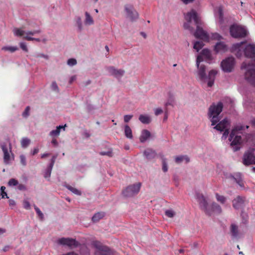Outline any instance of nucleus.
<instances>
[{
	"mask_svg": "<svg viewBox=\"0 0 255 255\" xmlns=\"http://www.w3.org/2000/svg\"><path fill=\"white\" fill-rule=\"evenodd\" d=\"M1 147L3 152V161L5 164H8L9 163L10 159L9 153L11 152V144L9 143V149L5 143L2 144L1 145Z\"/></svg>",
	"mask_w": 255,
	"mask_h": 255,
	"instance_id": "4468645a",
	"label": "nucleus"
},
{
	"mask_svg": "<svg viewBox=\"0 0 255 255\" xmlns=\"http://www.w3.org/2000/svg\"><path fill=\"white\" fill-rule=\"evenodd\" d=\"M218 12H219V14L220 18L221 19H222L223 17V11L222 8L220 7L219 8Z\"/></svg>",
	"mask_w": 255,
	"mask_h": 255,
	"instance_id": "774afa93",
	"label": "nucleus"
},
{
	"mask_svg": "<svg viewBox=\"0 0 255 255\" xmlns=\"http://www.w3.org/2000/svg\"><path fill=\"white\" fill-rule=\"evenodd\" d=\"M204 44L202 41H196L194 43V48L199 51L204 46Z\"/></svg>",
	"mask_w": 255,
	"mask_h": 255,
	"instance_id": "f704fd0d",
	"label": "nucleus"
},
{
	"mask_svg": "<svg viewBox=\"0 0 255 255\" xmlns=\"http://www.w3.org/2000/svg\"><path fill=\"white\" fill-rule=\"evenodd\" d=\"M40 32H41L40 30L38 29V30H34L33 31H28L26 32L25 33V34L26 35H33L35 33H39Z\"/></svg>",
	"mask_w": 255,
	"mask_h": 255,
	"instance_id": "5fc2aeb1",
	"label": "nucleus"
},
{
	"mask_svg": "<svg viewBox=\"0 0 255 255\" xmlns=\"http://www.w3.org/2000/svg\"><path fill=\"white\" fill-rule=\"evenodd\" d=\"M231 233L234 238H236L238 236V228L235 224H232L231 226Z\"/></svg>",
	"mask_w": 255,
	"mask_h": 255,
	"instance_id": "a878e982",
	"label": "nucleus"
},
{
	"mask_svg": "<svg viewBox=\"0 0 255 255\" xmlns=\"http://www.w3.org/2000/svg\"><path fill=\"white\" fill-rule=\"evenodd\" d=\"M8 184L9 186H16L18 185V181L14 178H11L9 180Z\"/></svg>",
	"mask_w": 255,
	"mask_h": 255,
	"instance_id": "49530a36",
	"label": "nucleus"
},
{
	"mask_svg": "<svg viewBox=\"0 0 255 255\" xmlns=\"http://www.w3.org/2000/svg\"><path fill=\"white\" fill-rule=\"evenodd\" d=\"M184 160H185L187 163L190 160L189 158L187 156L181 155L176 156L175 158V162L177 163H180Z\"/></svg>",
	"mask_w": 255,
	"mask_h": 255,
	"instance_id": "bb28decb",
	"label": "nucleus"
},
{
	"mask_svg": "<svg viewBox=\"0 0 255 255\" xmlns=\"http://www.w3.org/2000/svg\"><path fill=\"white\" fill-rule=\"evenodd\" d=\"M23 207L26 209L29 210L30 209V205L28 201L27 200H24L23 202Z\"/></svg>",
	"mask_w": 255,
	"mask_h": 255,
	"instance_id": "603ef678",
	"label": "nucleus"
},
{
	"mask_svg": "<svg viewBox=\"0 0 255 255\" xmlns=\"http://www.w3.org/2000/svg\"><path fill=\"white\" fill-rule=\"evenodd\" d=\"M23 38L26 39V40H28V41L35 40V41H38V42L40 41V39L39 38H33V37H31L28 36L27 35L24 36L23 37Z\"/></svg>",
	"mask_w": 255,
	"mask_h": 255,
	"instance_id": "3c124183",
	"label": "nucleus"
},
{
	"mask_svg": "<svg viewBox=\"0 0 255 255\" xmlns=\"http://www.w3.org/2000/svg\"><path fill=\"white\" fill-rule=\"evenodd\" d=\"M230 123L227 119H224L219 122L214 128L221 131H224L225 129L229 128Z\"/></svg>",
	"mask_w": 255,
	"mask_h": 255,
	"instance_id": "a211bd4d",
	"label": "nucleus"
},
{
	"mask_svg": "<svg viewBox=\"0 0 255 255\" xmlns=\"http://www.w3.org/2000/svg\"><path fill=\"white\" fill-rule=\"evenodd\" d=\"M125 134L129 139H132L133 137L132 130L128 125H126L125 127Z\"/></svg>",
	"mask_w": 255,
	"mask_h": 255,
	"instance_id": "393cba45",
	"label": "nucleus"
},
{
	"mask_svg": "<svg viewBox=\"0 0 255 255\" xmlns=\"http://www.w3.org/2000/svg\"><path fill=\"white\" fill-rule=\"evenodd\" d=\"M244 55L246 57L250 58L251 62H244L241 65V69H246L248 71L249 69H255V45L249 44L245 47Z\"/></svg>",
	"mask_w": 255,
	"mask_h": 255,
	"instance_id": "7ed1b4c3",
	"label": "nucleus"
},
{
	"mask_svg": "<svg viewBox=\"0 0 255 255\" xmlns=\"http://www.w3.org/2000/svg\"><path fill=\"white\" fill-rule=\"evenodd\" d=\"M51 88L53 89V90L59 92V88L58 87L56 83V82H53L51 84Z\"/></svg>",
	"mask_w": 255,
	"mask_h": 255,
	"instance_id": "6e6d98bb",
	"label": "nucleus"
},
{
	"mask_svg": "<svg viewBox=\"0 0 255 255\" xmlns=\"http://www.w3.org/2000/svg\"><path fill=\"white\" fill-rule=\"evenodd\" d=\"M173 103H174V99L172 96H170L169 97V99L168 100V101L165 104V113L167 112V106H173Z\"/></svg>",
	"mask_w": 255,
	"mask_h": 255,
	"instance_id": "c9c22d12",
	"label": "nucleus"
},
{
	"mask_svg": "<svg viewBox=\"0 0 255 255\" xmlns=\"http://www.w3.org/2000/svg\"><path fill=\"white\" fill-rule=\"evenodd\" d=\"M228 50L226 44L223 42H219L215 46L214 50L216 52H225Z\"/></svg>",
	"mask_w": 255,
	"mask_h": 255,
	"instance_id": "6ab92c4d",
	"label": "nucleus"
},
{
	"mask_svg": "<svg viewBox=\"0 0 255 255\" xmlns=\"http://www.w3.org/2000/svg\"><path fill=\"white\" fill-rule=\"evenodd\" d=\"M57 243L59 245L67 246L70 249H74L80 245L79 242L74 239L70 238H61L58 240Z\"/></svg>",
	"mask_w": 255,
	"mask_h": 255,
	"instance_id": "6e6552de",
	"label": "nucleus"
},
{
	"mask_svg": "<svg viewBox=\"0 0 255 255\" xmlns=\"http://www.w3.org/2000/svg\"><path fill=\"white\" fill-rule=\"evenodd\" d=\"M216 197L217 200L222 204H224L226 201V198L224 196L220 195L218 193H216Z\"/></svg>",
	"mask_w": 255,
	"mask_h": 255,
	"instance_id": "4c0bfd02",
	"label": "nucleus"
},
{
	"mask_svg": "<svg viewBox=\"0 0 255 255\" xmlns=\"http://www.w3.org/2000/svg\"><path fill=\"white\" fill-rule=\"evenodd\" d=\"M132 117V115H125L124 118V122L125 123H128L131 120Z\"/></svg>",
	"mask_w": 255,
	"mask_h": 255,
	"instance_id": "bf43d9fd",
	"label": "nucleus"
},
{
	"mask_svg": "<svg viewBox=\"0 0 255 255\" xmlns=\"http://www.w3.org/2000/svg\"><path fill=\"white\" fill-rule=\"evenodd\" d=\"M34 208L36 212V214L39 217V218L42 220L44 218V215L40 210L36 206L34 205Z\"/></svg>",
	"mask_w": 255,
	"mask_h": 255,
	"instance_id": "58836bf2",
	"label": "nucleus"
},
{
	"mask_svg": "<svg viewBox=\"0 0 255 255\" xmlns=\"http://www.w3.org/2000/svg\"><path fill=\"white\" fill-rule=\"evenodd\" d=\"M77 23L78 25V28H79V30H81L82 29V22H81V19L80 17H79L78 19Z\"/></svg>",
	"mask_w": 255,
	"mask_h": 255,
	"instance_id": "69168bd1",
	"label": "nucleus"
},
{
	"mask_svg": "<svg viewBox=\"0 0 255 255\" xmlns=\"http://www.w3.org/2000/svg\"><path fill=\"white\" fill-rule=\"evenodd\" d=\"M107 69L111 75L114 76L118 79H121L125 73L124 70L118 69L114 66L108 67Z\"/></svg>",
	"mask_w": 255,
	"mask_h": 255,
	"instance_id": "ddd939ff",
	"label": "nucleus"
},
{
	"mask_svg": "<svg viewBox=\"0 0 255 255\" xmlns=\"http://www.w3.org/2000/svg\"><path fill=\"white\" fill-rule=\"evenodd\" d=\"M30 140L27 137L23 138L21 140V145L23 148H26L30 144Z\"/></svg>",
	"mask_w": 255,
	"mask_h": 255,
	"instance_id": "473e14b6",
	"label": "nucleus"
},
{
	"mask_svg": "<svg viewBox=\"0 0 255 255\" xmlns=\"http://www.w3.org/2000/svg\"><path fill=\"white\" fill-rule=\"evenodd\" d=\"M57 158V155H54L52 156V158L51 159V163L49 164V166L51 167H53V165L54 164V163L55 162L56 159Z\"/></svg>",
	"mask_w": 255,
	"mask_h": 255,
	"instance_id": "052dcab7",
	"label": "nucleus"
},
{
	"mask_svg": "<svg viewBox=\"0 0 255 255\" xmlns=\"http://www.w3.org/2000/svg\"><path fill=\"white\" fill-rule=\"evenodd\" d=\"M245 198L238 196L233 200V207L236 209L242 208L244 206Z\"/></svg>",
	"mask_w": 255,
	"mask_h": 255,
	"instance_id": "f3484780",
	"label": "nucleus"
},
{
	"mask_svg": "<svg viewBox=\"0 0 255 255\" xmlns=\"http://www.w3.org/2000/svg\"><path fill=\"white\" fill-rule=\"evenodd\" d=\"M52 168L53 167H51L49 166L47 168L44 174V177L45 178H49L50 177Z\"/></svg>",
	"mask_w": 255,
	"mask_h": 255,
	"instance_id": "ea45409f",
	"label": "nucleus"
},
{
	"mask_svg": "<svg viewBox=\"0 0 255 255\" xmlns=\"http://www.w3.org/2000/svg\"><path fill=\"white\" fill-rule=\"evenodd\" d=\"M212 123V126H214L218 123L220 119L219 116L213 115V116H209Z\"/></svg>",
	"mask_w": 255,
	"mask_h": 255,
	"instance_id": "72a5a7b5",
	"label": "nucleus"
},
{
	"mask_svg": "<svg viewBox=\"0 0 255 255\" xmlns=\"http://www.w3.org/2000/svg\"><path fill=\"white\" fill-rule=\"evenodd\" d=\"M66 187L72 193L78 195H81V192L77 189L74 188L70 185L66 186Z\"/></svg>",
	"mask_w": 255,
	"mask_h": 255,
	"instance_id": "e433bc0d",
	"label": "nucleus"
},
{
	"mask_svg": "<svg viewBox=\"0 0 255 255\" xmlns=\"http://www.w3.org/2000/svg\"><path fill=\"white\" fill-rule=\"evenodd\" d=\"M80 254L83 255H90V250L85 245L82 246L80 248Z\"/></svg>",
	"mask_w": 255,
	"mask_h": 255,
	"instance_id": "2f4dec72",
	"label": "nucleus"
},
{
	"mask_svg": "<svg viewBox=\"0 0 255 255\" xmlns=\"http://www.w3.org/2000/svg\"><path fill=\"white\" fill-rule=\"evenodd\" d=\"M243 129V126H237L232 130L230 134L229 140L231 141V146L234 151H237L241 148L242 140L239 133Z\"/></svg>",
	"mask_w": 255,
	"mask_h": 255,
	"instance_id": "20e7f679",
	"label": "nucleus"
},
{
	"mask_svg": "<svg viewBox=\"0 0 255 255\" xmlns=\"http://www.w3.org/2000/svg\"><path fill=\"white\" fill-rule=\"evenodd\" d=\"M20 48L24 51L28 52V48L26 44L24 42L20 43Z\"/></svg>",
	"mask_w": 255,
	"mask_h": 255,
	"instance_id": "4d7b16f0",
	"label": "nucleus"
},
{
	"mask_svg": "<svg viewBox=\"0 0 255 255\" xmlns=\"http://www.w3.org/2000/svg\"><path fill=\"white\" fill-rule=\"evenodd\" d=\"M243 163L246 165L255 164V148L251 149L245 153Z\"/></svg>",
	"mask_w": 255,
	"mask_h": 255,
	"instance_id": "9d476101",
	"label": "nucleus"
},
{
	"mask_svg": "<svg viewBox=\"0 0 255 255\" xmlns=\"http://www.w3.org/2000/svg\"><path fill=\"white\" fill-rule=\"evenodd\" d=\"M18 48L16 46H4L1 48L2 50L8 51L11 53H13L18 50Z\"/></svg>",
	"mask_w": 255,
	"mask_h": 255,
	"instance_id": "7c9ffc66",
	"label": "nucleus"
},
{
	"mask_svg": "<svg viewBox=\"0 0 255 255\" xmlns=\"http://www.w3.org/2000/svg\"><path fill=\"white\" fill-rule=\"evenodd\" d=\"M77 61L74 58L69 59L67 61V64L70 66H74L76 65Z\"/></svg>",
	"mask_w": 255,
	"mask_h": 255,
	"instance_id": "a18cd8bd",
	"label": "nucleus"
},
{
	"mask_svg": "<svg viewBox=\"0 0 255 255\" xmlns=\"http://www.w3.org/2000/svg\"><path fill=\"white\" fill-rule=\"evenodd\" d=\"M201 54L207 58H209L211 57L210 51L207 49H203L201 51Z\"/></svg>",
	"mask_w": 255,
	"mask_h": 255,
	"instance_id": "a19ab883",
	"label": "nucleus"
},
{
	"mask_svg": "<svg viewBox=\"0 0 255 255\" xmlns=\"http://www.w3.org/2000/svg\"><path fill=\"white\" fill-rule=\"evenodd\" d=\"M140 186V183L129 185L123 191L122 194L126 197H132L139 192Z\"/></svg>",
	"mask_w": 255,
	"mask_h": 255,
	"instance_id": "0eeeda50",
	"label": "nucleus"
},
{
	"mask_svg": "<svg viewBox=\"0 0 255 255\" xmlns=\"http://www.w3.org/2000/svg\"><path fill=\"white\" fill-rule=\"evenodd\" d=\"M37 58H38V57H43L46 59H48L49 57L47 55H45L44 54H42V53H41V54H38L37 56H36Z\"/></svg>",
	"mask_w": 255,
	"mask_h": 255,
	"instance_id": "338daca9",
	"label": "nucleus"
},
{
	"mask_svg": "<svg viewBox=\"0 0 255 255\" xmlns=\"http://www.w3.org/2000/svg\"><path fill=\"white\" fill-rule=\"evenodd\" d=\"M105 215V213L103 212H98L94 215L92 218L93 222H98L102 219Z\"/></svg>",
	"mask_w": 255,
	"mask_h": 255,
	"instance_id": "4be33fe9",
	"label": "nucleus"
},
{
	"mask_svg": "<svg viewBox=\"0 0 255 255\" xmlns=\"http://www.w3.org/2000/svg\"><path fill=\"white\" fill-rule=\"evenodd\" d=\"M29 111H30V107L29 106H27L24 111L22 113V116L23 117H27L29 115Z\"/></svg>",
	"mask_w": 255,
	"mask_h": 255,
	"instance_id": "8fccbe9b",
	"label": "nucleus"
},
{
	"mask_svg": "<svg viewBox=\"0 0 255 255\" xmlns=\"http://www.w3.org/2000/svg\"><path fill=\"white\" fill-rule=\"evenodd\" d=\"M237 178L234 177L235 180H236V182L240 186H243L244 183L243 182V181L241 178V175L240 174L239 175H237Z\"/></svg>",
	"mask_w": 255,
	"mask_h": 255,
	"instance_id": "79ce46f5",
	"label": "nucleus"
},
{
	"mask_svg": "<svg viewBox=\"0 0 255 255\" xmlns=\"http://www.w3.org/2000/svg\"><path fill=\"white\" fill-rule=\"evenodd\" d=\"M92 246L97 249L95 255H114V252L108 247L104 246L98 241L92 243Z\"/></svg>",
	"mask_w": 255,
	"mask_h": 255,
	"instance_id": "39448f33",
	"label": "nucleus"
},
{
	"mask_svg": "<svg viewBox=\"0 0 255 255\" xmlns=\"http://www.w3.org/2000/svg\"><path fill=\"white\" fill-rule=\"evenodd\" d=\"M243 44V42L236 43L234 44L232 46V51L233 52L234 50H237V52L235 54L236 56L238 58H240L242 56V52L240 49V48Z\"/></svg>",
	"mask_w": 255,
	"mask_h": 255,
	"instance_id": "412c9836",
	"label": "nucleus"
},
{
	"mask_svg": "<svg viewBox=\"0 0 255 255\" xmlns=\"http://www.w3.org/2000/svg\"><path fill=\"white\" fill-rule=\"evenodd\" d=\"M212 208L213 212L217 213H221L222 209L221 207L216 203H213L212 204Z\"/></svg>",
	"mask_w": 255,
	"mask_h": 255,
	"instance_id": "c756f323",
	"label": "nucleus"
},
{
	"mask_svg": "<svg viewBox=\"0 0 255 255\" xmlns=\"http://www.w3.org/2000/svg\"><path fill=\"white\" fill-rule=\"evenodd\" d=\"M186 22L184 24L185 29L193 31L194 28L191 26L192 21L193 20L194 24L196 25V30L194 33V36L197 38H199L204 41H208L209 36L208 34L200 27L202 24L200 17L198 15L196 11L192 9L187 12L185 15Z\"/></svg>",
	"mask_w": 255,
	"mask_h": 255,
	"instance_id": "f257e3e1",
	"label": "nucleus"
},
{
	"mask_svg": "<svg viewBox=\"0 0 255 255\" xmlns=\"http://www.w3.org/2000/svg\"><path fill=\"white\" fill-rule=\"evenodd\" d=\"M144 154L147 158L151 159L155 156V152L152 149L148 148L145 150Z\"/></svg>",
	"mask_w": 255,
	"mask_h": 255,
	"instance_id": "5701e85b",
	"label": "nucleus"
},
{
	"mask_svg": "<svg viewBox=\"0 0 255 255\" xmlns=\"http://www.w3.org/2000/svg\"><path fill=\"white\" fill-rule=\"evenodd\" d=\"M197 198L200 207L207 214L210 215L211 213L207 209L208 203L205 198L203 195H198Z\"/></svg>",
	"mask_w": 255,
	"mask_h": 255,
	"instance_id": "dca6fc26",
	"label": "nucleus"
},
{
	"mask_svg": "<svg viewBox=\"0 0 255 255\" xmlns=\"http://www.w3.org/2000/svg\"><path fill=\"white\" fill-rule=\"evenodd\" d=\"M85 23L86 24L92 25L94 23L93 18L88 12H85Z\"/></svg>",
	"mask_w": 255,
	"mask_h": 255,
	"instance_id": "cd10ccee",
	"label": "nucleus"
},
{
	"mask_svg": "<svg viewBox=\"0 0 255 255\" xmlns=\"http://www.w3.org/2000/svg\"><path fill=\"white\" fill-rule=\"evenodd\" d=\"M235 64V59L233 57H229L223 60L221 66L222 70L225 72H231L234 69Z\"/></svg>",
	"mask_w": 255,
	"mask_h": 255,
	"instance_id": "1a4fd4ad",
	"label": "nucleus"
},
{
	"mask_svg": "<svg viewBox=\"0 0 255 255\" xmlns=\"http://www.w3.org/2000/svg\"><path fill=\"white\" fill-rule=\"evenodd\" d=\"M20 163L23 166L26 165V161L25 156L24 155H20L19 156Z\"/></svg>",
	"mask_w": 255,
	"mask_h": 255,
	"instance_id": "de8ad7c7",
	"label": "nucleus"
},
{
	"mask_svg": "<svg viewBox=\"0 0 255 255\" xmlns=\"http://www.w3.org/2000/svg\"><path fill=\"white\" fill-rule=\"evenodd\" d=\"M223 134V137L226 138L229 134V128L225 129Z\"/></svg>",
	"mask_w": 255,
	"mask_h": 255,
	"instance_id": "e2e57ef3",
	"label": "nucleus"
},
{
	"mask_svg": "<svg viewBox=\"0 0 255 255\" xmlns=\"http://www.w3.org/2000/svg\"><path fill=\"white\" fill-rule=\"evenodd\" d=\"M61 128L64 129V127L62 126H59L57 127L56 129L53 130L51 131H50V135H51L52 136H56L59 135L60 132V129Z\"/></svg>",
	"mask_w": 255,
	"mask_h": 255,
	"instance_id": "c85d7f7f",
	"label": "nucleus"
},
{
	"mask_svg": "<svg viewBox=\"0 0 255 255\" xmlns=\"http://www.w3.org/2000/svg\"><path fill=\"white\" fill-rule=\"evenodd\" d=\"M162 170L164 172L168 170L167 165L165 161L162 162Z\"/></svg>",
	"mask_w": 255,
	"mask_h": 255,
	"instance_id": "0e129e2a",
	"label": "nucleus"
},
{
	"mask_svg": "<svg viewBox=\"0 0 255 255\" xmlns=\"http://www.w3.org/2000/svg\"><path fill=\"white\" fill-rule=\"evenodd\" d=\"M139 120L144 124H148L151 122V119L148 116L140 115L138 118Z\"/></svg>",
	"mask_w": 255,
	"mask_h": 255,
	"instance_id": "b1692460",
	"label": "nucleus"
},
{
	"mask_svg": "<svg viewBox=\"0 0 255 255\" xmlns=\"http://www.w3.org/2000/svg\"><path fill=\"white\" fill-rule=\"evenodd\" d=\"M165 215L169 218H172L175 215V212L172 210H167L165 212Z\"/></svg>",
	"mask_w": 255,
	"mask_h": 255,
	"instance_id": "37998d69",
	"label": "nucleus"
},
{
	"mask_svg": "<svg viewBox=\"0 0 255 255\" xmlns=\"http://www.w3.org/2000/svg\"><path fill=\"white\" fill-rule=\"evenodd\" d=\"M25 33L23 30L18 28L15 29L14 30V34L17 36H21Z\"/></svg>",
	"mask_w": 255,
	"mask_h": 255,
	"instance_id": "c03bdc74",
	"label": "nucleus"
},
{
	"mask_svg": "<svg viewBox=\"0 0 255 255\" xmlns=\"http://www.w3.org/2000/svg\"><path fill=\"white\" fill-rule=\"evenodd\" d=\"M211 38L215 40H220L221 36L217 33H213L212 34Z\"/></svg>",
	"mask_w": 255,
	"mask_h": 255,
	"instance_id": "864d4df0",
	"label": "nucleus"
},
{
	"mask_svg": "<svg viewBox=\"0 0 255 255\" xmlns=\"http://www.w3.org/2000/svg\"><path fill=\"white\" fill-rule=\"evenodd\" d=\"M223 105L221 102L212 104L209 108L208 116H219L223 110Z\"/></svg>",
	"mask_w": 255,
	"mask_h": 255,
	"instance_id": "9b49d317",
	"label": "nucleus"
},
{
	"mask_svg": "<svg viewBox=\"0 0 255 255\" xmlns=\"http://www.w3.org/2000/svg\"><path fill=\"white\" fill-rule=\"evenodd\" d=\"M231 36L234 38L245 37L247 35L246 29L240 26L232 25L230 28Z\"/></svg>",
	"mask_w": 255,
	"mask_h": 255,
	"instance_id": "423d86ee",
	"label": "nucleus"
},
{
	"mask_svg": "<svg viewBox=\"0 0 255 255\" xmlns=\"http://www.w3.org/2000/svg\"><path fill=\"white\" fill-rule=\"evenodd\" d=\"M151 135L150 132L147 129H143L139 137L141 142H145Z\"/></svg>",
	"mask_w": 255,
	"mask_h": 255,
	"instance_id": "aec40b11",
	"label": "nucleus"
},
{
	"mask_svg": "<svg viewBox=\"0 0 255 255\" xmlns=\"http://www.w3.org/2000/svg\"><path fill=\"white\" fill-rule=\"evenodd\" d=\"M17 189L20 191H25L26 190V187L24 184H19L18 185Z\"/></svg>",
	"mask_w": 255,
	"mask_h": 255,
	"instance_id": "680f3d73",
	"label": "nucleus"
},
{
	"mask_svg": "<svg viewBox=\"0 0 255 255\" xmlns=\"http://www.w3.org/2000/svg\"><path fill=\"white\" fill-rule=\"evenodd\" d=\"M101 155H107L109 157L113 156V152L111 150H109L108 151H102L100 153Z\"/></svg>",
	"mask_w": 255,
	"mask_h": 255,
	"instance_id": "09e8293b",
	"label": "nucleus"
},
{
	"mask_svg": "<svg viewBox=\"0 0 255 255\" xmlns=\"http://www.w3.org/2000/svg\"><path fill=\"white\" fill-rule=\"evenodd\" d=\"M245 78L249 83L255 86V69H251L246 71Z\"/></svg>",
	"mask_w": 255,
	"mask_h": 255,
	"instance_id": "2eb2a0df",
	"label": "nucleus"
},
{
	"mask_svg": "<svg viewBox=\"0 0 255 255\" xmlns=\"http://www.w3.org/2000/svg\"><path fill=\"white\" fill-rule=\"evenodd\" d=\"M201 61V56H198L197 58L196 63L198 67V76L200 81L206 82L208 81V86L209 87H211L214 82L215 76L217 73V71L215 70H211L207 76L206 73V67L204 65H199L200 62Z\"/></svg>",
	"mask_w": 255,
	"mask_h": 255,
	"instance_id": "f03ea898",
	"label": "nucleus"
},
{
	"mask_svg": "<svg viewBox=\"0 0 255 255\" xmlns=\"http://www.w3.org/2000/svg\"><path fill=\"white\" fill-rule=\"evenodd\" d=\"M154 114L155 116H158L163 113V110L161 108H156L154 109Z\"/></svg>",
	"mask_w": 255,
	"mask_h": 255,
	"instance_id": "13d9d810",
	"label": "nucleus"
},
{
	"mask_svg": "<svg viewBox=\"0 0 255 255\" xmlns=\"http://www.w3.org/2000/svg\"><path fill=\"white\" fill-rule=\"evenodd\" d=\"M125 10L127 13L128 17L130 18L131 21H134L138 18V14L135 11L132 5L127 4L125 6Z\"/></svg>",
	"mask_w": 255,
	"mask_h": 255,
	"instance_id": "f8f14e48",
	"label": "nucleus"
}]
</instances>
